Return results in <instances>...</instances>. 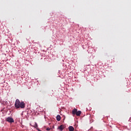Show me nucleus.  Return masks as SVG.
<instances>
[{"mask_svg": "<svg viewBox=\"0 0 131 131\" xmlns=\"http://www.w3.org/2000/svg\"><path fill=\"white\" fill-rule=\"evenodd\" d=\"M14 105L15 108H17V109L19 108H21V109L25 108V103H24V102L21 101L20 102V100H19V99L16 100Z\"/></svg>", "mask_w": 131, "mask_h": 131, "instance_id": "nucleus-1", "label": "nucleus"}, {"mask_svg": "<svg viewBox=\"0 0 131 131\" xmlns=\"http://www.w3.org/2000/svg\"><path fill=\"white\" fill-rule=\"evenodd\" d=\"M6 120V121H8V122H10V123L14 122V119H12V118L11 117H8Z\"/></svg>", "mask_w": 131, "mask_h": 131, "instance_id": "nucleus-2", "label": "nucleus"}, {"mask_svg": "<svg viewBox=\"0 0 131 131\" xmlns=\"http://www.w3.org/2000/svg\"><path fill=\"white\" fill-rule=\"evenodd\" d=\"M77 112V109L74 108V110H73V111H72L73 115H76Z\"/></svg>", "mask_w": 131, "mask_h": 131, "instance_id": "nucleus-3", "label": "nucleus"}, {"mask_svg": "<svg viewBox=\"0 0 131 131\" xmlns=\"http://www.w3.org/2000/svg\"><path fill=\"white\" fill-rule=\"evenodd\" d=\"M58 129H60L61 131L63 130V129H64L63 125H61L60 126L58 127Z\"/></svg>", "mask_w": 131, "mask_h": 131, "instance_id": "nucleus-4", "label": "nucleus"}, {"mask_svg": "<svg viewBox=\"0 0 131 131\" xmlns=\"http://www.w3.org/2000/svg\"><path fill=\"white\" fill-rule=\"evenodd\" d=\"M81 114V111H77L76 115L77 116H80Z\"/></svg>", "mask_w": 131, "mask_h": 131, "instance_id": "nucleus-5", "label": "nucleus"}, {"mask_svg": "<svg viewBox=\"0 0 131 131\" xmlns=\"http://www.w3.org/2000/svg\"><path fill=\"white\" fill-rule=\"evenodd\" d=\"M69 131H74V127L72 126H70L69 127Z\"/></svg>", "mask_w": 131, "mask_h": 131, "instance_id": "nucleus-6", "label": "nucleus"}, {"mask_svg": "<svg viewBox=\"0 0 131 131\" xmlns=\"http://www.w3.org/2000/svg\"><path fill=\"white\" fill-rule=\"evenodd\" d=\"M56 119L57 121H60V120H61V116H60V115H58L56 116Z\"/></svg>", "mask_w": 131, "mask_h": 131, "instance_id": "nucleus-7", "label": "nucleus"}, {"mask_svg": "<svg viewBox=\"0 0 131 131\" xmlns=\"http://www.w3.org/2000/svg\"><path fill=\"white\" fill-rule=\"evenodd\" d=\"M34 127H35V128H36L37 127V124L36 123H35V124L34 125Z\"/></svg>", "mask_w": 131, "mask_h": 131, "instance_id": "nucleus-8", "label": "nucleus"}, {"mask_svg": "<svg viewBox=\"0 0 131 131\" xmlns=\"http://www.w3.org/2000/svg\"><path fill=\"white\" fill-rule=\"evenodd\" d=\"M46 130H51V128L49 127H48V128H47Z\"/></svg>", "mask_w": 131, "mask_h": 131, "instance_id": "nucleus-9", "label": "nucleus"}, {"mask_svg": "<svg viewBox=\"0 0 131 131\" xmlns=\"http://www.w3.org/2000/svg\"><path fill=\"white\" fill-rule=\"evenodd\" d=\"M38 131H41V130H40L39 129H38Z\"/></svg>", "mask_w": 131, "mask_h": 131, "instance_id": "nucleus-10", "label": "nucleus"}]
</instances>
